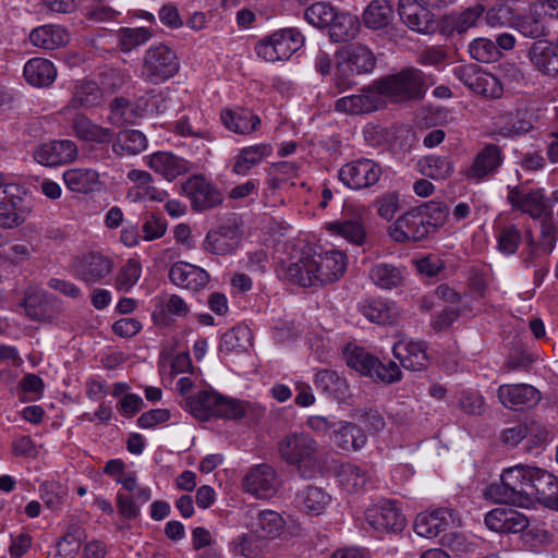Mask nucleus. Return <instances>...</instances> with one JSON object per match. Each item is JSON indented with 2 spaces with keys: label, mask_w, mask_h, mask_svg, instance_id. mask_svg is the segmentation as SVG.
Here are the masks:
<instances>
[{
  "label": "nucleus",
  "mask_w": 558,
  "mask_h": 558,
  "mask_svg": "<svg viewBox=\"0 0 558 558\" xmlns=\"http://www.w3.org/2000/svg\"><path fill=\"white\" fill-rule=\"evenodd\" d=\"M280 458L294 466L303 478H313L319 470V445L307 433L291 432L277 444Z\"/></svg>",
  "instance_id": "f257e3e1"
},
{
  "label": "nucleus",
  "mask_w": 558,
  "mask_h": 558,
  "mask_svg": "<svg viewBox=\"0 0 558 558\" xmlns=\"http://www.w3.org/2000/svg\"><path fill=\"white\" fill-rule=\"evenodd\" d=\"M532 470L533 466L527 465L506 469L500 475V483H492L485 488V497L497 504L529 507Z\"/></svg>",
  "instance_id": "f03ea898"
},
{
  "label": "nucleus",
  "mask_w": 558,
  "mask_h": 558,
  "mask_svg": "<svg viewBox=\"0 0 558 558\" xmlns=\"http://www.w3.org/2000/svg\"><path fill=\"white\" fill-rule=\"evenodd\" d=\"M180 70L174 50L163 44L150 46L143 56L140 77L149 84L159 85L172 78Z\"/></svg>",
  "instance_id": "7ed1b4c3"
},
{
  "label": "nucleus",
  "mask_w": 558,
  "mask_h": 558,
  "mask_svg": "<svg viewBox=\"0 0 558 558\" xmlns=\"http://www.w3.org/2000/svg\"><path fill=\"white\" fill-rule=\"evenodd\" d=\"M377 82L381 96L393 102L421 99L426 90L423 73L414 69L403 70Z\"/></svg>",
  "instance_id": "20e7f679"
},
{
  "label": "nucleus",
  "mask_w": 558,
  "mask_h": 558,
  "mask_svg": "<svg viewBox=\"0 0 558 558\" xmlns=\"http://www.w3.org/2000/svg\"><path fill=\"white\" fill-rule=\"evenodd\" d=\"M304 44L303 35L295 28H284L260 39L255 51L267 62L286 61Z\"/></svg>",
  "instance_id": "39448f33"
},
{
  "label": "nucleus",
  "mask_w": 558,
  "mask_h": 558,
  "mask_svg": "<svg viewBox=\"0 0 558 558\" xmlns=\"http://www.w3.org/2000/svg\"><path fill=\"white\" fill-rule=\"evenodd\" d=\"M504 154L499 146L485 144L474 156L471 165L459 171L462 180L469 183H481L496 175L504 163Z\"/></svg>",
  "instance_id": "423d86ee"
},
{
  "label": "nucleus",
  "mask_w": 558,
  "mask_h": 558,
  "mask_svg": "<svg viewBox=\"0 0 558 558\" xmlns=\"http://www.w3.org/2000/svg\"><path fill=\"white\" fill-rule=\"evenodd\" d=\"M383 173L381 167L369 158H357L344 163L338 172L339 180L351 190L375 185Z\"/></svg>",
  "instance_id": "0eeeda50"
},
{
  "label": "nucleus",
  "mask_w": 558,
  "mask_h": 558,
  "mask_svg": "<svg viewBox=\"0 0 558 558\" xmlns=\"http://www.w3.org/2000/svg\"><path fill=\"white\" fill-rule=\"evenodd\" d=\"M454 76L470 90L487 98H499L502 85L493 74L483 71L476 64H462L453 69Z\"/></svg>",
  "instance_id": "6e6552de"
},
{
  "label": "nucleus",
  "mask_w": 558,
  "mask_h": 558,
  "mask_svg": "<svg viewBox=\"0 0 558 558\" xmlns=\"http://www.w3.org/2000/svg\"><path fill=\"white\" fill-rule=\"evenodd\" d=\"M345 63L340 65L339 72L350 71L352 73L362 74L372 72L375 68V57L371 49L364 45H351L345 50ZM353 82L349 78H344L341 73L335 78V86L339 93L351 88Z\"/></svg>",
  "instance_id": "1a4fd4ad"
},
{
  "label": "nucleus",
  "mask_w": 558,
  "mask_h": 558,
  "mask_svg": "<svg viewBox=\"0 0 558 558\" xmlns=\"http://www.w3.org/2000/svg\"><path fill=\"white\" fill-rule=\"evenodd\" d=\"M549 432L547 427L537 420H526L513 426L506 427L500 435L504 445L514 448L523 439H527L529 449L541 447L547 442Z\"/></svg>",
  "instance_id": "9d476101"
},
{
  "label": "nucleus",
  "mask_w": 558,
  "mask_h": 558,
  "mask_svg": "<svg viewBox=\"0 0 558 558\" xmlns=\"http://www.w3.org/2000/svg\"><path fill=\"white\" fill-rule=\"evenodd\" d=\"M459 524L458 512L451 508H437L417 514L414 521V531L422 537L433 538Z\"/></svg>",
  "instance_id": "9b49d317"
},
{
  "label": "nucleus",
  "mask_w": 558,
  "mask_h": 558,
  "mask_svg": "<svg viewBox=\"0 0 558 558\" xmlns=\"http://www.w3.org/2000/svg\"><path fill=\"white\" fill-rule=\"evenodd\" d=\"M385 101L378 88V82L373 86L363 87L359 94L344 96L336 100L335 110L347 114H366L378 110Z\"/></svg>",
  "instance_id": "f8f14e48"
},
{
  "label": "nucleus",
  "mask_w": 558,
  "mask_h": 558,
  "mask_svg": "<svg viewBox=\"0 0 558 558\" xmlns=\"http://www.w3.org/2000/svg\"><path fill=\"white\" fill-rule=\"evenodd\" d=\"M432 233H435V231L430 222L416 207L397 219L390 235L397 242H405L421 241Z\"/></svg>",
  "instance_id": "ddd939ff"
},
{
  "label": "nucleus",
  "mask_w": 558,
  "mask_h": 558,
  "mask_svg": "<svg viewBox=\"0 0 558 558\" xmlns=\"http://www.w3.org/2000/svg\"><path fill=\"white\" fill-rule=\"evenodd\" d=\"M507 202L512 209L526 214L532 219L542 218L548 209L544 189L541 187L525 191L521 185L508 186Z\"/></svg>",
  "instance_id": "4468645a"
},
{
  "label": "nucleus",
  "mask_w": 558,
  "mask_h": 558,
  "mask_svg": "<svg viewBox=\"0 0 558 558\" xmlns=\"http://www.w3.org/2000/svg\"><path fill=\"white\" fill-rule=\"evenodd\" d=\"M312 254L319 287L331 284L341 279L347 270L348 257L338 250L316 252Z\"/></svg>",
  "instance_id": "2eb2a0df"
},
{
  "label": "nucleus",
  "mask_w": 558,
  "mask_h": 558,
  "mask_svg": "<svg viewBox=\"0 0 558 558\" xmlns=\"http://www.w3.org/2000/svg\"><path fill=\"white\" fill-rule=\"evenodd\" d=\"M279 487L275 469L266 463L256 464L250 469L243 480L246 493L260 499L272 497Z\"/></svg>",
  "instance_id": "dca6fc26"
},
{
  "label": "nucleus",
  "mask_w": 558,
  "mask_h": 558,
  "mask_svg": "<svg viewBox=\"0 0 558 558\" xmlns=\"http://www.w3.org/2000/svg\"><path fill=\"white\" fill-rule=\"evenodd\" d=\"M368 524L377 531L398 532L407 524L405 517L391 500H384L366 509Z\"/></svg>",
  "instance_id": "f3484780"
},
{
  "label": "nucleus",
  "mask_w": 558,
  "mask_h": 558,
  "mask_svg": "<svg viewBox=\"0 0 558 558\" xmlns=\"http://www.w3.org/2000/svg\"><path fill=\"white\" fill-rule=\"evenodd\" d=\"M497 396L505 408L513 411L534 408L542 399L541 392L529 384L501 385Z\"/></svg>",
  "instance_id": "a211bd4d"
},
{
  "label": "nucleus",
  "mask_w": 558,
  "mask_h": 558,
  "mask_svg": "<svg viewBox=\"0 0 558 558\" xmlns=\"http://www.w3.org/2000/svg\"><path fill=\"white\" fill-rule=\"evenodd\" d=\"M530 505L533 500L558 510V478L546 470L534 468L530 476Z\"/></svg>",
  "instance_id": "6ab92c4d"
},
{
  "label": "nucleus",
  "mask_w": 558,
  "mask_h": 558,
  "mask_svg": "<svg viewBox=\"0 0 558 558\" xmlns=\"http://www.w3.org/2000/svg\"><path fill=\"white\" fill-rule=\"evenodd\" d=\"M184 190L191 199L193 209L197 211L214 208L223 201L221 192L202 175L189 179Z\"/></svg>",
  "instance_id": "aec40b11"
},
{
  "label": "nucleus",
  "mask_w": 558,
  "mask_h": 558,
  "mask_svg": "<svg viewBox=\"0 0 558 558\" xmlns=\"http://www.w3.org/2000/svg\"><path fill=\"white\" fill-rule=\"evenodd\" d=\"M77 153L74 142L59 140L39 145L34 151V158L43 166L57 167L75 160Z\"/></svg>",
  "instance_id": "412c9836"
},
{
  "label": "nucleus",
  "mask_w": 558,
  "mask_h": 558,
  "mask_svg": "<svg viewBox=\"0 0 558 558\" xmlns=\"http://www.w3.org/2000/svg\"><path fill=\"white\" fill-rule=\"evenodd\" d=\"M77 278L86 283H96L107 277L112 270V260L97 252H88L73 264Z\"/></svg>",
  "instance_id": "4be33fe9"
},
{
  "label": "nucleus",
  "mask_w": 558,
  "mask_h": 558,
  "mask_svg": "<svg viewBox=\"0 0 558 558\" xmlns=\"http://www.w3.org/2000/svg\"><path fill=\"white\" fill-rule=\"evenodd\" d=\"M242 241V232L233 225H222L218 229L210 230L204 242L203 248L215 255H226L234 252Z\"/></svg>",
  "instance_id": "5701e85b"
},
{
  "label": "nucleus",
  "mask_w": 558,
  "mask_h": 558,
  "mask_svg": "<svg viewBox=\"0 0 558 558\" xmlns=\"http://www.w3.org/2000/svg\"><path fill=\"white\" fill-rule=\"evenodd\" d=\"M169 279L173 284L180 288L198 292L206 288L210 277L205 269L180 260L171 265Z\"/></svg>",
  "instance_id": "b1692460"
},
{
  "label": "nucleus",
  "mask_w": 558,
  "mask_h": 558,
  "mask_svg": "<svg viewBox=\"0 0 558 558\" xmlns=\"http://www.w3.org/2000/svg\"><path fill=\"white\" fill-rule=\"evenodd\" d=\"M398 11L403 23L417 33H429L434 27V15L416 0H399Z\"/></svg>",
  "instance_id": "393cba45"
},
{
  "label": "nucleus",
  "mask_w": 558,
  "mask_h": 558,
  "mask_svg": "<svg viewBox=\"0 0 558 558\" xmlns=\"http://www.w3.org/2000/svg\"><path fill=\"white\" fill-rule=\"evenodd\" d=\"M364 209L355 208L353 206H345L344 214L351 215V218H345L342 221H333L328 223L327 229L332 233L339 234L349 242L361 245L364 243L366 232L362 223V211Z\"/></svg>",
  "instance_id": "a878e982"
},
{
  "label": "nucleus",
  "mask_w": 558,
  "mask_h": 558,
  "mask_svg": "<svg viewBox=\"0 0 558 558\" xmlns=\"http://www.w3.org/2000/svg\"><path fill=\"white\" fill-rule=\"evenodd\" d=\"M392 353L404 368L413 372L425 369L429 364L426 344L421 341H400L393 345Z\"/></svg>",
  "instance_id": "bb28decb"
},
{
  "label": "nucleus",
  "mask_w": 558,
  "mask_h": 558,
  "mask_svg": "<svg viewBox=\"0 0 558 558\" xmlns=\"http://www.w3.org/2000/svg\"><path fill=\"white\" fill-rule=\"evenodd\" d=\"M359 312L371 323L378 325L396 324L400 311L396 303L383 299H369L361 302Z\"/></svg>",
  "instance_id": "cd10ccee"
},
{
  "label": "nucleus",
  "mask_w": 558,
  "mask_h": 558,
  "mask_svg": "<svg viewBox=\"0 0 558 558\" xmlns=\"http://www.w3.org/2000/svg\"><path fill=\"white\" fill-rule=\"evenodd\" d=\"M315 270L317 269L312 254L305 253L296 262L282 268V277L302 288L319 287Z\"/></svg>",
  "instance_id": "c85d7f7f"
},
{
  "label": "nucleus",
  "mask_w": 558,
  "mask_h": 558,
  "mask_svg": "<svg viewBox=\"0 0 558 558\" xmlns=\"http://www.w3.org/2000/svg\"><path fill=\"white\" fill-rule=\"evenodd\" d=\"M148 166L167 180H173L192 169V162L169 151H157L153 154L149 158Z\"/></svg>",
  "instance_id": "c756f323"
},
{
  "label": "nucleus",
  "mask_w": 558,
  "mask_h": 558,
  "mask_svg": "<svg viewBox=\"0 0 558 558\" xmlns=\"http://www.w3.org/2000/svg\"><path fill=\"white\" fill-rule=\"evenodd\" d=\"M208 420L221 417L236 420L244 416L246 409L242 401L225 397L216 391H208Z\"/></svg>",
  "instance_id": "7c9ffc66"
},
{
  "label": "nucleus",
  "mask_w": 558,
  "mask_h": 558,
  "mask_svg": "<svg viewBox=\"0 0 558 558\" xmlns=\"http://www.w3.org/2000/svg\"><path fill=\"white\" fill-rule=\"evenodd\" d=\"M530 60L535 68L547 75L558 74V43L536 41L532 45Z\"/></svg>",
  "instance_id": "2f4dec72"
},
{
  "label": "nucleus",
  "mask_w": 558,
  "mask_h": 558,
  "mask_svg": "<svg viewBox=\"0 0 558 558\" xmlns=\"http://www.w3.org/2000/svg\"><path fill=\"white\" fill-rule=\"evenodd\" d=\"M72 128L75 136L85 142L107 144L114 137L113 130L94 123L84 114H76L74 117Z\"/></svg>",
  "instance_id": "473e14b6"
},
{
  "label": "nucleus",
  "mask_w": 558,
  "mask_h": 558,
  "mask_svg": "<svg viewBox=\"0 0 558 558\" xmlns=\"http://www.w3.org/2000/svg\"><path fill=\"white\" fill-rule=\"evenodd\" d=\"M251 529L268 543L279 537L286 526L283 517L274 510H260L253 518Z\"/></svg>",
  "instance_id": "72a5a7b5"
},
{
  "label": "nucleus",
  "mask_w": 558,
  "mask_h": 558,
  "mask_svg": "<svg viewBox=\"0 0 558 558\" xmlns=\"http://www.w3.org/2000/svg\"><path fill=\"white\" fill-rule=\"evenodd\" d=\"M272 154V147L269 144L260 143L244 147L234 157L232 172L238 175H246L251 169L260 163L266 157Z\"/></svg>",
  "instance_id": "f704fd0d"
},
{
  "label": "nucleus",
  "mask_w": 558,
  "mask_h": 558,
  "mask_svg": "<svg viewBox=\"0 0 558 558\" xmlns=\"http://www.w3.org/2000/svg\"><path fill=\"white\" fill-rule=\"evenodd\" d=\"M104 101V88L94 81H85L75 85L72 98L65 109L92 108Z\"/></svg>",
  "instance_id": "c9c22d12"
},
{
  "label": "nucleus",
  "mask_w": 558,
  "mask_h": 558,
  "mask_svg": "<svg viewBox=\"0 0 558 558\" xmlns=\"http://www.w3.org/2000/svg\"><path fill=\"white\" fill-rule=\"evenodd\" d=\"M220 119L228 130L238 134H250L254 132L260 123L258 116L243 108L222 110Z\"/></svg>",
  "instance_id": "e433bc0d"
},
{
  "label": "nucleus",
  "mask_w": 558,
  "mask_h": 558,
  "mask_svg": "<svg viewBox=\"0 0 558 558\" xmlns=\"http://www.w3.org/2000/svg\"><path fill=\"white\" fill-rule=\"evenodd\" d=\"M24 77L28 84L36 87L51 85L57 77L53 63L44 58H33L24 65Z\"/></svg>",
  "instance_id": "4c0bfd02"
},
{
  "label": "nucleus",
  "mask_w": 558,
  "mask_h": 558,
  "mask_svg": "<svg viewBox=\"0 0 558 558\" xmlns=\"http://www.w3.org/2000/svg\"><path fill=\"white\" fill-rule=\"evenodd\" d=\"M393 20V9L389 0H372L364 9L362 22L366 28L379 31Z\"/></svg>",
  "instance_id": "58836bf2"
},
{
  "label": "nucleus",
  "mask_w": 558,
  "mask_h": 558,
  "mask_svg": "<svg viewBox=\"0 0 558 558\" xmlns=\"http://www.w3.org/2000/svg\"><path fill=\"white\" fill-rule=\"evenodd\" d=\"M29 40L36 47L53 50L69 41V34L60 25H43L31 32Z\"/></svg>",
  "instance_id": "ea45409f"
},
{
  "label": "nucleus",
  "mask_w": 558,
  "mask_h": 558,
  "mask_svg": "<svg viewBox=\"0 0 558 558\" xmlns=\"http://www.w3.org/2000/svg\"><path fill=\"white\" fill-rule=\"evenodd\" d=\"M360 25L356 15L337 9L336 16L327 29L332 41L343 43L353 39L357 35Z\"/></svg>",
  "instance_id": "a19ab883"
},
{
  "label": "nucleus",
  "mask_w": 558,
  "mask_h": 558,
  "mask_svg": "<svg viewBox=\"0 0 558 558\" xmlns=\"http://www.w3.org/2000/svg\"><path fill=\"white\" fill-rule=\"evenodd\" d=\"M368 276L376 287L392 290L402 286L404 269L389 263H377L371 267Z\"/></svg>",
  "instance_id": "79ce46f5"
},
{
  "label": "nucleus",
  "mask_w": 558,
  "mask_h": 558,
  "mask_svg": "<svg viewBox=\"0 0 558 558\" xmlns=\"http://www.w3.org/2000/svg\"><path fill=\"white\" fill-rule=\"evenodd\" d=\"M295 501L303 511L319 515L330 504L331 496L322 487L310 485L296 495Z\"/></svg>",
  "instance_id": "37998d69"
},
{
  "label": "nucleus",
  "mask_w": 558,
  "mask_h": 558,
  "mask_svg": "<svg viewBox=\"0 0 558 558\" xmlns=\"http://www.w3.org/2000/svg\"><path fill=\"white\" fill-rule=\"evenodd\" d=\"M66 187L75 193H89L99 183V174L90 168H72L63 173Z\"/></svg>",
  "instance_id": "c03bdc74"
},
{
  "label": "nucleus",
  "mask_w": 558,
  "mask_h": 558,
  "mask_svg": "<svg viewBox=\"0 0 558 558\" xmlns=\"http://www.w3.org/2000/svg\"><path fill=\"white\" fill-rule=\"evenodd\" d=\"M332 441L342 450L357 451L363 448L367 441L364 430L353 423H342L333 432Z\"/></svg>",
  "instance_id": "a18cd8bd"
},
{
  "label": "nucleus",
  "mask_w": 558,
  "mask_h": 558,
  "mask_svg": "<svg viewBox=\"0 0 558 558\" xmlns=\"http://www.w3.org/2000/svg\"><path fill=\"white\" fill-rule=\"evenodd\" d=\"M233 551L245 558H260L269 551V543L251 529L233 541Z\"/></svg>",
  "instance_id": "49530a36"
},
{
  "label": "nucleus",
  "mask_w": 558,
  "mask_h": 558,
  "mask_svg": "<svg viewBox=\"0 0 558 558\" xmlns=\"http://www.w3.org/2000/svg\"><path fill=\"white\" fill-rule=\"evenodd\" d=\"M25 196L26 190L21 184L0 173V209L20 210Z\"/></svg>",
  "instance_id": "de8ad7c7"
},
{
  "label": "nucleus",
  "mask_w": 558,
  "mask_h": 558,
  "mask_svg": "<svg viewBox=\"0 0 558 558\" xmlns=\"http://www.w3.org/2000/svg\"><path fill=\"white\" fill-rule=\"evenodd\" d=\"M533 113L525 109H518L507 116L506 122L500 126L499 134L505 137L521 136L533 130Z\"/></svg>",
  "instance_id": "09e8293b"
},
{
  "label": "nucleus",
  "mask_w": 558,
  "mask_h": 558,
  "mask_svg": "<svg viewBox=\"0 0 558 558\" xmlns=\"http://www.w3.org/2000/svg\"><path fill=\"white\" fill-rule=\"evenodd\" d=\"M344 359L350 368L371 379L374 376V365H378L377 356L360 347L347 348Z\"/></svg>",
  "instance_id": "8fccbe9b"
},
{
  "label": "nucleus",
  "mask_w": 558,
  "mask_h": 558,
  "mask_svg": "<svg viewBox=\"0 0 558 558\" xmlns=\"http://www.w3.org/2000/svg\"><path fill=\"white\" fill-rule=\"evenodd\" d=\"M513 28L523 36L534 39L547 34L543 14L538 12L537 8H531L525 15L515 16Z\"/></svg>",
  "instance_id": "3c124183"
},
{
  "label": "nucleus",
  "mask_w": 558,
  "mask_h": 558,
  "mask_svg": "<svg viewBox=\"0 0 558 558\" xmlns=\"http://www.w3.org/2000/svg\"><path fill=\"white\" fill-rule=\"evenodd\" d=\"M338 477L340 483L350 493L363 490L369 481L368 473L353 463L342 464Z\"/></svg>",
  "instance_id": "603ef678"
},
{
  "label": "nucleus",
  "mask_w": 558,
  "mask_h": 558,
  "mask_svg": "<svg viewBox=\"0 0 558 558\" xmlns=\"http://www.w3.org/2000/svg\"><path fill=\"white\" fill-rule=\"evenodd\" d=\"M337 8L329 2H315L304 11L305 21L316 28H328L332 19L336 16Z\"/></svg>",
  "instance_id": "864d4df0"
},
{
  "label": "nucleus",
  "mask_w": 558,
  "mask_h": 558,
  "mask_svg": "<svg viewBox=\"0 0 558 558\" xmlns=\"http://www.w3.org/2000/svg\"><path fill=\"white\" fill-rule=\"evenodd\" d=\"M421 169L432 179L444 180L452 174L454 166L449 157L432 155L424 158Z\"/></svg>",
  "instance_id": "5fc2aeb1"
},
{
  "label": "nucleus",
  "mask_w": 558,
  "mask_h": 558,
  "mask_svg": "<svg viewBox=\"0 0 558 558\" xmlns=\"http://www.w3.org/2000/svg\"><path fill=\"white\" fill-rule=\"evenodd\" d=\"M315 384L317 388L327 392L333 398H342L348 389L347 383L335 371L323 369L316 374Z\"/></svg>",
  "instance_id": "6e6d98bb"
},
{
  "label": "nucleus",
  "mask_w": 558,
  "mask_h": 558,
  "mask_svg": "<svg viewBox=\"0 0 558 558\" xmlns=\"http://www.w3.org/2000/svg\"><path fill=\"white\" fill-rule=\"evenodd\" d=\"M142 265L137 259L130 258L118 271L114 287L118 291L129 292L140 280Z\"/></svg>",
  "instance_id": "4d7b16f0"
},
{
  "label": "nucleus",
  "mask_w": 558,
  "mask_h": 558,
  "mask_svg": "<svg viewBox=\"0 0 558 558\" xmlns=\"http://www.w3.org/2000/svg\"><path fill=\"white\" fill-rule=\"evenodd\" d=\"M118 147H120L122 151L136 155L146 149L147 138L138 130H126L119 134L118 142L113 144V150L116 153H119Z\"/></svg>",
  "instance_id": "13d9d810"
},
{
  "label": "nucleus",
  "mask_w": 558,
  "mask_h": 558,
  "mask_svg": "<svg viewBox=\"0 0 558 558\" xmlns=\"http://www.w3.org/2000/svg\"><path fill=\"white\" fill-rule=\"evenodd\" d=\"M118 37L121 50L130 52L134 48L147 43L153 37V33L146 27H122L118 33Z\"/></svg>",
  "instance_id": "bf43d9fd"
},
{
  "label": "nucleus",
  "mask_w": 558,
  "mask_h": 558,
  "mask_svg": "<svg viewBox=\"0 0 558 558\" xmlns=\"http://www.w3.org/2000/svg\"><path fill=\"white\" fill-rule=\"evenodd\" d=\"M469 52L474 60L484 63L497 61L501 57L495 41L482 37L470 43Z\"/></svg>",
  "instance_id": "052dcab7"
},
{
  "label": "nucleus",
  "mask_w": 558,
  "mask_h": 558,
  "mask_svg": "<svg viewBox=\"0 0 558 558\" xmlns=\"http://www.w3.org/2000/svg\"><path fill=\"white\" fill-rule=\"evenodd\" d=\"M522 241V234L514 225H509L499 231L497 248L505 255H513Z\"/></svg>",
  "instance_id": "680f3d73"
},
{
  "label": "nucleus",
  "mask_w": 558,
  "mask_h": 558,
  "mask_svg": "<svg viewBox=\"0 0 558 558\" xmlns=\"http://www.w3.org/2000/svg\"><path fill=\"white\" fill-rule=\"evenodd\" d=\"M417 208L422 210V214L430 222L435 232L446 222L449 214L448 206L440 202H426L417 206Z\"/></svg>",
  "instance_id": "e2e57ef3"
},
{
  "label": "nucleus",
  "mask_w": 558,
  "mask_h": 558,
  "mask_svg": "<svg viewBox=\"0 0 558 558\" xmlns=\"http://www.w3.org/2000/svg\"><path fill=\"white\" fill-rule=\"evenodd\" d=\"M486 23L492 27H514L515 16L510 7L497 4L486 13Z\"/></svg>",
  "instance_id": "0e129e2a"
},
{
  "label": "nucleus",
  "mask_w": 558,
  "mask_h": 558,
  "mask_svg": "<svg viewBox=\"0 0 558 558\" xmlns=\"http://www.w3.org/2000/svg\"><path fill=\"white\" fill-rule=\"evenodd\" d=\"M46 302L47 295L44 291H28L23 303L26 315L34 320H40L45 316Z\"/></svg>",
  "instance_id": "69168bd1"
},
{
  "label": "nucleus",
  "mask_w": 558,
  "mask_h": 558,
  "mask_svg": "<svg viewBox=\"0 0 558 558\" xmlns=\"http://www.w3.org/2000/svg\"><path fill=\"white\" fill-rule=\"evenodd\" d=\"M377 364L374 365V381L384 384H393L401 380V369L399 365L393 361L383 362L377 357Z\"/></svg>",
  "instance_id": "338daca9"
},
{
  "label": "nucleus",
  "mask_w": 558,
  "mask_h": 558,
  "mask_svg": "<svg viewBox=\"0 0 558 558\" xmlns=\"http://www.w3.org/2000/svg\"><path fill=\"white\" fill-rule=\"evenodd\" d=\"M483 12L484 8L480 4L465 9L452 20V31H456L458 34L465 33L475 26Z\"/></svg>",
  "instance_id": "774afa93"
}]
</instances>
